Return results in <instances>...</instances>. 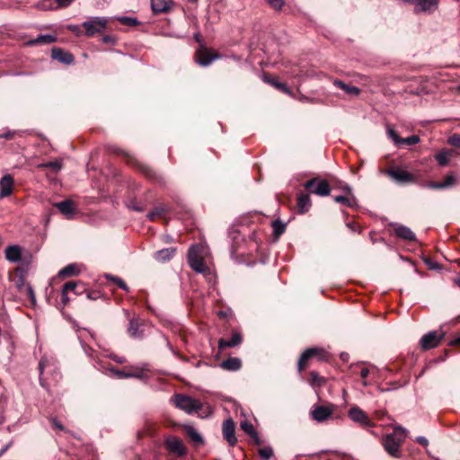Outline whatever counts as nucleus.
Returning <instances> with one entry per match:
<instances>
[{
  "instance_id": "6",
  "label": "nucleus",
  "mask_w": 460,
  "mask_h": 460,
  "mask_svg": "<svg viewBox=\"0 0 460 460\" xmlns=\"http://www.w3.org/2000/svg\"><path fill=\"white\" fill-rule=\"evenodd\" d=\"M304 186L311 193L321 197L328 196L331 190L328 181L320 178H313L307 181Z\"/></svg>"
},
{
  "instance_id": "25",
  "label": "nucleus",
  "mask_w": 460,
  "mask_h": 460,
  "mask_svg": "<svg viewBox=\"0 0 460 460\" xmlns=\"http://www.w3.org/2000/svg\"><path fill=\"white\" fill-rule=\"evenodd\" d=\"M242 340H243V338H242L241 333L234 332L232 334L231 339H229V340L221 339L218 341V346L220 349H224L226 347H229V348L235 347L242 342Z\"/></svg>"
},
{
  "instance_id": "52",
  "label": "nucleus",
  "mask_w": 460,
  "mask_h": 460,
  "mask_svg": "<svg viewBox=\"0 0 460 460\" xmlns=\"http://www.w3.org/2000/svg\"><path fill=\"white\" fill-rule=\"evenodd\" d=\"M131 377H136V378H138V379H145L146 376L143 373V369L142 368H136V371L131 372Z\"/></svg>"
},
{
  "instance_id": "33",
  "label": "nucleus",
  "mask_w": 460,
  "mask_h": 460,
  "mask_svg": "<svg viewBox=\"0 0 460 460\" xmlns=\"http://www.w3.org/2000/svg\"><path fill=\"white\" fill-rule=\"evenodd\" d=\"M56 37L54 35L46 34L40 35L35 40H31L30 44H50L56 41Z\"/></svg>"
},
{
  "instance_id": "60",
  "label": "nucleus",
  "mask_w": 460,
  "mask_h": 460,
  "mask_svg": "<svg viewBox=\"0 0 460 460\" xmlns=\"http://www.w3.org/2000/svg\"><path fill=\"white\" fill-rule=\"evenodd\" d=\"M68 29H69L71 31H73V32L76 33L77 35L80 33V28H79V26H78V25H69V26H68Z\"/></svg>"
},
{
  "instance_id": "15",
  "label": "nucleus",
  "mask_w": 460,
  "mask_h": 460,
  "mask_svg": "<svg viewBox=\"0 0 460 460\" xmlns=\"http://www.w3.org/2000/svg\"><path fill=\"white\" fill-rule=\"evenodd\" d=\"M51 57L53 59L58 60L66 65H70L74 62V56L71 53L65 51L59 48H54L52 49Z\"/></svg>"
},
{
  "instance_id": "8",
  "label": "nucleus",
  "mask_w": 460,
  "mask_h": 460,
  "mask_svg": "<svg viewBox=\"0 0 460 460\" xmlns=\"http://www.w3.org/2000/svg\"><path fill=\"white\" fill-rule=\"evenodd\" d=\"M348 416L352 421L358 423L365 428L373 426V423L367 417V413L358 406L351 407L348 411Z\"/></svg>"
},
{
  "instance_id": "46",
  "label": "nucleus",
  "mask_w": 460,
  "mask_h": 460,
  "mask_svg": "<svg viewBox=\"0 0 460 460\" xmlns=\"http://www.w3.org/2000/svg\"><path fill=\"white\" fill-rule=\"evenodd\" d=\"M266 1L275 10H280L284 4L283 0H266Z\"/></svg>"
},
{
  "instance_id": "43",
  "label": "nucleus",
  "mask_w": 460,
  "mask_h": 460,
  "mask_svg": "<svg viewBox=\"0 0 460 460\" xmlns=\"http://www.w3.org/2000/svg\"><path fill=\"white\" fill-rule=\"evenodd\" d=\"M456 182V178L453 174H449L445 178V181H442L443 189H447L452 187Z\"/></svg>"
},
{
  "instance_id": "1",
  "label": "nucleus",
  "mask_w": 460,
  "mask_h": 460,
  "mask_svg": "<svg viewBox=\"0 0 460 460\" xmlns=\"http://www.w3.org/2000/svg\"><path fill=\"white\" fill-rule=\"evenodd\" d=\"M206 252L207 249L203 245H191L188 252V262L193 270L204 275L209 281H211L213 279L212 272L204 261Z\"/></svg>"
},
{
  "instance_id": "34",
  "label": "nucleus",
  "mask_w": 460,
  "mask_h": 460,
  "mask_svg": "<svg viewBox=\"0 0 460 460\" xmlns=\"http://www.w3.org/2000/svg\"><path fill=\"white\" fill-rule=\"evenodd\" d=\"M105 279L112 283H115L119 288H120L124 291H129V288L120 278L111 274H106Z\"/></svg>"
},
{
  "instance_id": "64",
  "label": "nucleus",
  "mask_w": 460,
  "mask_h": 460,
  "mask_svg": "<svg viewBox=\"0 0 460 460\" xmlns=\"http://www.w3.org/2000/svg\"><path fill=\"white\" fill-rule=\"evenodd\" d=\"M450 345H452V346H458V345H460V337L451 341H450Z\"/></svg>"
},
{
  "instance_id": "4",
  "label": "nucleus",
  "mask_w": 460,
  "mask_h": 460,
  "mask_svg": "<svg viewBox=\"0 0 460 460\" xmlns=\"http://www.w3.org/2000/svg\"><path fill=\"white\" fill-rule=\"evenodd\" d=\"M58 362L53 357L43 356L39 363L40 371V383L42 386H45V381L42 377L44 373L47 375L51 374L55 376H58Z\"/></svg>"
},
{
  "instance_id": "54",
  "label": "nucleus",
  "mask_w": 460,
  "mask_h": 460,
  "mask_svg": "<svg viewBox=\"0 0 460 460\" xmlns=\"http://www.w3.org/2000/svg\"><path fill=\"white\" fill-rule=\"evenodd\" d=\"M427 188L429 189H443L442 182L430 181L426 185Z\"/></svg>"
},
{
  "instance_id": "28",
  "label": "nucleus",
  "mask_w": 460,
  "mask_h": 460,
  "mask_svg": "<svg viewBox=\"0 0 460 460\" xmlns=\"http://www.w3.org/2000/svg\"><path fill=\"white\" fill-rule=\"evenodd\" d=\"M16 275L14 277L9 276L11 281H13L17 288L22 292L28 285L25 283L24 273L21 269L16 270Z\"/></svg>"
},
{
  "instance_id": "36",
  "label": "nucleus",
  "mask_w": 460,
  "mask_h": 460,
  "mask_svg": "<svg viewBox=\"0 0 460 460\" xmlns=\"http://www.w3.org/2000/svg\"><path fill=\"white\" fill-rule=\"evenodd\" d=\"M62 166H63V164H62L61 160H55V161L48 162L45 164H40L39 165L40 168H44V167L51 168L56 172H58L59 170H61Z\"/></svg>"
},
{
  "instance_id": "38",
  "label": "nucleus",
  "mask_w": 460,
  "mask_h": 460,
  "mask_svg": "<svg viewBox=\"0 0 460 460\" xmlns=\"http://www.w3.org/2000/svg\"><path fill=\"white\" fill-rule=\"evenodd\" d=\"M323 382V378L321 377L316 372L312 371L310 373V385L314 387L320 386Z\"/></svg>"
},
{
  "instance_id": "62",
  "label": "nucleus",
  "mask_w": 460,
  "mask_h": 460,
  "mask_svg": "<svg viewBox=\"0 0 460 460\" xmlns=\"http://www.w3.org/2000/svg\"><path fill=\"white\" fill-rule=\"evenodd\" d=\"M14 134H15V132H7V133L0 136V137H4L6 139H10L13 137Z\"/></svg>"
},
{
  "instance_id": "45",
  "label": "nucleus",
  "mask_w": 460,
  "mask_h": 460,
  "mask_svg": "<svg viewBox=\"0 0 460 460\" xmlns=\"http://www.w3.org/2000/svg\"><path fill=\"white\" fill-rule=\"evenodd\" d=\"M448 143L456 147L460 148V135L455 134L448 138Z\"/></svg>"
},
{
  "instance_id": "21",
  "label": "nucleus",
  "mask_w": 460,
  "mask_h": 460,
  "mask_svg": "<svg viewBox=\"0 0 460 460\" xmlns=\"http://www.w3.org/2000/svg\"><path fill=\"white\" fill-rule=\"evenodd\" d=\"M5 258L11 262H18L22 259V249L18 245H10L5 249Z\"/></svg>"
},
{
  "instance_id": "7",
  "label": "nucleus",
  "mask_w": 460,
  "mask_h": 460,
  "mask_svg": "<svg viewBox=\"0 0 460 460\" xmlns=\"http://www.w3.org/2000/svg\"><path fill=\"white\" fill-rule=\"evenodd\" d=\"M445 332L440 331H431L424 334L420 339V345L423 349H430L436 348L443 340Z\"/></svg>"
},
{
  "instance_id": "63",
  "label": "nucleus",
  "mask_w": 460,
  "mask_h": 460,
  "mask_svg": "<svg viewBox=\"0 0 460 460\" xmlns=\"http://www.w3.org/2000/svg\"><path fill=\"white\" fill-rule=\"evenodd\" d=\"M81 344H82V347H83V349H84V352H85L88 356H90V357H91V356H92V355H91V351H92V349H91L90 348H87V347H86L83 342H81Z\"/></svg>"
},
{
  "instance_id": "18",
  "label": "nucleus",
  "mask_w": 460,
  "mask_h": 460,
  "mask_svg": "<svg viewBox=\"0 0 460 460\" xmlns=\"http://www.w3.org/2000/svg\"><path fill=\"white\" fill-rule=\"evenodd\" d=\"M394 230L395 235L401 239H403L405 241L416 240L415 234L408 226L396 224L394 225Z\"/></svg>"
},
{
  "instance_id": "27",
  "label": "nucleus",
  "mask_w": 460,
  "mask_h": 460,
  "mask_svg": "<svg viewBox=\"0 0 460 460\" xmlns=\"http://www.w3.org/2000/svg\"><path fill=\"white\" fill-rule=\"evenodd\" d=\"M78 287V283L75 281L66 282L62 288L61 291V303L63 306H66L69 302L68 293L69 289H76Z\"/></svg>"
},
{
  "instance_id": "39",
  "label": "nucleus",
  "mask_w": 460,
  "mask_h": 460,
  "mask_svg": "<svg viewBox=\"0 0 460 460\" xmlns=\"http://www.w3.org/2000/svg\"><path fill=\"white\" fill-rule=\"evenodd\" d=\"M187 434L188 436L195 442L201 443L202 442V437L201 435L192 427H189L187 429Z\"/></svg>"
},
{
  "instance_id": "16",
  "label": "nucleus",
  "mask_w": 460,
  "mask_h": 460,
  "mask_svg": "<svg viewBox=\"0 0 460 460\" xmlns=\"http://www.w3.org/2000/svg\"><path fill=\"white\" fill-rule=\"evenodd\" d=\"M142 323L138 318L129 320L128 332L130 337L134 339H141L144 335L143 329H141Z\"/></svg>"
},
{
  "instance_id": "58",
  "label": "nucleus",
  "mask_w": 460,
  "mask_h": 460,
  "mask_svg": "<svg viewBox=\"0 0 460 460\" xmlns=\"http://www.w3.org/2000/svg\"><path fill=\"white\" fill-rule=\"evenodd\" d=\"M59 6H68L74 0H56Z\"/></svg>"
},
{
  "instance_id": "48",
  "label": "nucleus",
  "mask_w": 460,
  "mask_h": 460,
  "mask_svg": "<svg viewBox=\"0 0 460 460\" xmlns=\"http://www.w3.org/2000/svg\"><path fill=\"white\" fill-rule=\"evenodd\" d=\"M111 371L113 372L114 375L118 378H129V377H131V372H124V371L115 370V369H111Z\"/></svg>"
},
{
  "instance_id": "61",
  "label": "nucleus",
  "mask_w": 460,
  "mask_h": 460,
  "mask_svg": "<svg viewBox=\"0 0 460 460\" xmlns=\"http://www.w3.org/2000/svg\"><path fill=\"white\" fill-rule=\"evenodd\" d=\"M12 442H9L6 444L1 450H0V457L9 449L11 447Z\"/></svg>"
},
{
  "instance_id": "11",
  "label": "nucleus",
  "mask_w": 460,
  "mask_h": 460,
  "mask_svg": "<svg viewBox=\"0 0 460 460\" xmlns=\"http://www.w3.org/2000/svg\"><path fill=\"white\" fill-rule=\"evenodd\" d=\"M222 432L224 438L230 446H234L237 442L235 437V425L232 419H227L223 422Z\"/></svg>"
},
{
  "instance_id": "35",
  "label": "nucleus",
  "mask_w": 460,
  "mask_h": 460,
  "mask_svg": "<svg viewBox=\"0 0 460 460\" xmlns=\"http://www.w3.org/2000/svg\"><path fill=\"white\" fill-rule=\"evenodd\" d=\"M264 81L279 89L280 91L288 94H290V91L288 90L287 85L285 84L278 82L275 78L265 77Z\"/></svg>"
},
{
  "instance_id": "55",
  "label": "nucleus",
  "mask_w": 460,
  "mask_h": 460,
  "mask_svg": "<svg viewBox=\"0 0 460 460\" xmlns=\"http://www.w3.org/2000/svg\"><path fill=\"white\" fill-rule=\"evenodd\" d=\"M415 441L420 445H422L423 447H428L429 445V440L423 437V436H419L415 438Z\"/></svg>"
},
{
  "instance_id": "47",
  "label": "nucleus",
  "mask_w": 460,
  "mask_h": 460,
  "mask_svg": "<svg viewBox=\"0 0 460 460\" xmlns=\"http://www.w3.org/2000/svg\"><path fill=\"white\" fill-rule=\"evenodd\" d=\"M119 20L124 23V24H128V25H137L138 23V22L137 21V19L135 18H132V17H120L119 18Z\"/></svg>"
},
{
  "instance_id": "19",
  "label": "nucleus",
  "mask_w": 460,
  "mask_h": 460,
  "mask_svg": "<svg viewBox=\"0 0 460 460\" xmlns=\"http://www.w3.org/2000/svg\"><path fill=\"white\" fill-rule=\"evenodd\" d=\"M387 174L397 182H408L412 180L411 173L399 169H390Z\"/></svg>"
},
{
  "instance_id": "10",
  "label": "nucleus",
  "mask_w": 460,
  "mask_h": 460,
  "mask_svg": "<svg viewBox=\"0 0 460 460\" xmlns=\"http://www.w3.org/2000/svg\"><path fill=\"white\" fill-rule=\"evenodd\" d=\"M165 448L177 456L185 455L186 448L183 442L176 437H169L165 439Z\"/></svg>"
},
{
  "instance_id": "44",
  "label": "nucleus",
  "mask_w": 460,
  "mask_h": 460,
  "mask_svg": "<svg viewBox=\"0 0 460 460\" xmlns=\"http://www.w3.org/2000/svg\"><path fill=\"white\" fill-rule=\"evenodd\" d=\"M376 371L375 366H371L370 367H363L360 371V376L363 379H366L370 374H374Z\"/></svg>"
},
{
  "instance_id": "57",
  "label": "nucleus",
  "mask_w": 460,
  "mask_h": 460,
  "mask_svg": "<svg viewBox=\"0 0 460 460\" xmlns=\"http://www.w3.org/2000/svg\"><path fill=\"white\" fill-rule=\"evenodd\" d=\"M86 294V296L88 299L90 300H95L98 298L99 295H98V292H95V291H87L84 292Z\"/></svg>"
},
{
  "instance_id": "5",
  "label": "nucleus",
  "mask_w": 460,
  "mask_h": 460,
  "mask_svg": "<svg viewBox=\"0 0 460 460\" xmlns=\"http://www.w3.org/2000/svg\"><path fill=\"white\" fill-rule=\"evenodd\" d=\"M174 404L177 408L191 413L201 409V404L199 401L183 394H176L173 399Z\"/></svg>"
},
{
  "instance_id": "29",
  "label": "nucleus",
  "mask_w": 460,
  "mask_h": 460,
  "mask_svg": "<svg viewBox=\"0 0 460 460\" xmlns=\"http://www.w3.org/2000/svg\"><path fill=\"white\" fill-rule=\"evenodd\" d=\"M241 429L246 434H248L250 437H252L257 444L261 443V440H260V438L258 436V433L256 432V430L253 428V425L250 421H248V420L242 421L241 422Z\"/></svg>"
},
{
  "instance_id": "30",
  "label": "nucleus",
  "mask_w": 460,
  "mask_h": 460,
  "mask_svg": "<svg viewBox=\"0 0 460 460\" xmlns=\"http://www.w3.org/2000/svg\"><path fill=\"white\" fill-rule=\"evenodd\" d=\"M79 273L78 266L75 263L68 264L59 270L58 276L62 278L76 276Z\"/></svg>"
},
{
  "instance_id": "51",
  "label": "nucleus",
  "mask_w": 460,
  "mask_h": 460,
  "mask_svg": "<svg viewBox=\"0 0 460 460\" xmlns=\"http://www.w3.org/2000/svg\"><path fill=\"white\" fill-rule=\"evenodd\" d=\"M162 213H163L162 208H155L152 212L148 213L147 217H149L150 220H155Z\"/></svg>"
},
{
  "instance_id": "3",
  "label": "nucleus",
  "mask_w": 460,
  "mask_h": 460,
  "mask_svg": "<svg viewBox=\"0 0 460 460\" xmlns=\"http://www.w3.org/2000/svg\"><path fill=\"white\" fill-rule=\"evenodd\" d=\"M108 19L105 17H91L82 23L85 29V34L88 37H93L96 33H102L107 26Z\"/></svg>"
},
{
  "instance_id": "17",
  "label": "nucleus",
  "mask_w": 460,
  "mask_h": 460,
  "mask_svg": "<svg viewBox=\"0 0 460 460\" xmlns=\"http://www.w3.org/2000/svg\"><path fill=\"white\" fill-rule=\"evenodd\" d=\"M13 186V179L10 174L4 175L0 181V198H5L12 194Z\"/></svg>"
},
{
  "instance_id": "56",
  "label": "nucleus",
  "mask_w": 460,
  "mask_h": 460,
  "mask_svg": "<svg viewBox=\"0 0 460 460\" xmlns=\"http://www.w3.org/2000/svg\"><path fill=\"white\" fill-rule=\"evenodd\" d=\"M51 423H52V426L54 429H57L58 430H64V426L57 420V419H52L51 420Z\"/></svg>"
},
{
  "instance_id": "2",
  "label": "nucleus",
  "mask_w": 460,
  "mask_h": 460,
  "mask_svg": "<svg viewBox=\"0 0 460 460\" xmlns=\"http://www.w3.org/2000/svg\"><path fill=\"white\" fill-rule=\"evenodd\" d=\"M407 435V430L397 426L394 431L385 435L383 440V446L385 451L393 457L399 458L401 456V446L403 443Z\"/></svg>"
},
{
  "instance_id": "14",
  "label": "nucleus",
  "mask_w": 460,
  "mask_h": 460,
  "mask_svg": "<svg viewBox=\"0 0 460 460\" xmlns=\"http://www.w3.org/2000/svg\"><path fill=\"white\" fill-rule=\"evenodd\" d=\"M55 207L67 219H71L75 214V208L73 201L66 199L55 204Z\"/></svg>"
},
{
  "instance_id": "22",
  "label": "nucleus",
  "mask_w": 460,
  "mask_h": 460,
  "mask_svg": "<svg viewBox=\"0 0 460 460\" xmlns=\"http://www.w3.org/2000/svg\"><path fill=\"white\" fill-rule=\"evenodd\" d=\"M175 254L174 248H164L154 253V259L159 262L170 261Z\"/></svg>"
},
{
  "instance_id": "32",
  "label": "nucleus",
  "mask_w": 460,
  "mask_h": 460,
  "mask_svg": "<svg viewBox=\"0 0 460 460\" xmlns=\"http://www.w3.org/2000/svg\"><path fill=\"white\" fill-rule=\"evenodd\" d=\"M452 153L448 150H441L438 154L435 155V159L438 163L440 166H445L448 164Z\"/></svg>"
},
{
  "instance_id": "12",
  "label": "nucleus",
  "mask_w": 460,
  "mask_h": 460,
  "mask_svg": "<svg viewBox=\"0 0 460 460\" xmlns=\"http://www.w3.org/2000/svg\"><path fill=\"white\" fill-rule=\"evenodd\" d=\"M218 58V55L212 54L211 51L206 48H200L196 52V62L201 66H208L214 60Z\"/></svg>"
},
{
  "instance_id": "59",
  "label": "nucleus",
  "mask_w": 460,
  "mask_h": 460,
  "mask_svg": "<svg viewBox=\"0 0 460 460\" xmlns=\"http://www.w3.org/2000/svg\"><path fill=\"white\" fill-rule=\"evenodd\" d=\"M102 41L104 43H111L113 44L115 42V39L112 36L106 35L102 38Z\"/></svg>"
},
{
  "instance_id": "49",
  "label": "nucleus",
  "mask_w": 460,
  "mask_h": 460,
  "mask_svg": "<svg viewBox=\"0 0 460 460\" xmlns=\"http://www.w3.org/2000/svg\"><path fill=\"white\" fill-rule=\"evenodd\" d=\"M333 199L338 203L347 204L349 207L352 206V201L344 196H335Z\"/></svg>"
},
{
  "instance_id": "53",
  "label": "nucleus",
  "mask_w": 460,
  "mask_h": 460,
  "mask_svg": "<svg viewBox=\"0 0 460 460\" xmlns=\"http://www.w3.org/2000/svg\"><path fill=\"white\" fill-rule=\"evenodd\" d=\"M273 226H274L275 234L278 235L281 234L285 230V226L283 225H279L278 221H275L273 223Z\"/></svg>"
},
{
  "instance_id": "31",
  "label": "nucleus",
  "mask_w": 460,
  "mask_h": 460,
  "mask_svg": "<svg viewBox=\"0 0 460 460\" xmlns=\"http://www.w3.org/2000/svg\"><path fill=\"white\" fill-rule=\"evenodd\" d=\"M297 207L301 213H305L311 207V200L307 194H300L297 198Z\"/></svg>"
},
{
  "instance_id": "37",
  "label": "nucleus",
  "mask_w": 460,
  "mask_h": 460,
  "mask_svg": "<svg viewBox=\"0 0 460 460\" xmlns=\"http://www.w3.org/2000/svg\"><path fill=\"white\" fill-rule=\"evenodd\" d=\"M386 132H387V136L389 138L392 139V141L394 142V144L396 146H401V140H402V137H400L398 136V134L396 133V131L391 128V127H388L386 128Z\"/></svg>"
},
{
  "instance_id": "9",
  "label": "nucleus",
  "mask_w": 460,
  "mask_h": 460,
  "mask_svg": "<svg viewBox=\"0 0 460 460\" xmlns=\"http://www.w3.org/2000/svg\"><path fill=\"white\" fill-rule=\"evenodd\" d=\"M333 410L332 405H315L311 411V416L315 421L323 422L331 417Z\"/></svg>"
},
{
  "instance_id": "50",
  "label": "nucleus",
  "mask_w": 460,
  "mask_h": 460,
  "mask_svg": "<svg viewBox=\"0 0 460 460\" xmlns=\"http://www.w3.org/2000/svg\"><path fill=\"white\" fill-rule=\"evenodd\" d=\"M77 283H78L77 288L76 289H69V292H73L75 295L79 296V295H82L84 292H86V289L83 283H81V282H77Z\"/></svg>"
},
{
  "instance_id": "23",
  "label": "nucleus",
  "mask_w": 460,
  "mask_h": 460,
  "mask_svg": "<svg viewBox=\"0 0 460 460\" xmlns=\"http://www.w3.org/2000/svg\"><path fill=\"white\" fill-rule=\"evenodd\" d=\"M321 352L322 350L316 348H311L305 350L298 360V370L302 371L305 367V363L309 358H313L314 356L319 355Z\"/></svg>"
},
{
  "instance_id": "41",
  "label": "nucleus",
  "mask_w": 460,
  "mask_h": 460,
  "mask_svg": "<svg viewBox=\"0 0 460 460\" xmlns=\"http://www.w3.org/2000/svg\"><path fill=\"white\" fill-rule=\"evenodd\" d=\"M419 142H420V137L416 135H412L411 137L402 138L401 146L402 145L412 146V145L418 144Z\"/></svg>"
},
{
  "instance_id": "24",
  "label": "nucleus",
  "mask_w": 460,
  "mask_h": 460,
  "mask_svg": "<svg viewBox=\"0 0 460 460\" xmlns=\"http://www.w3.org/2000/svg\"><path fill=\"white\" fill-rule=\"evenodd\" d=\"M333 84L341 90L344 93L350 96H358L360 93V89L358 87L349 85L342 82L341 80L336 79L333 81Z\"/></svg>"
},
{
  "instance_id": "40",
  "label": "nucleus",
  "mask_w": 460,
  "mask_h": 460,
  "mask_svg": "<svg viewBox=\"0 0 460 460\" xmlns=\"http://www.w3.org/2000/svg\"><path fill=\"white\" fill-rule=\"evenodd\" d=\"M259 455L265 460H270L273 456V450L270 447H265L259 450Z\"/></svg>"
},
{
  "instance_id": "26",
  "label": "nucleus",
  "mask_w": 460,
  "mask_h": 460,
  "mask_svg": "<svg viewBox=\"0 0 460 460\" xmlns=\"http://www.w3.org/2000/svg\"><path fill=\"white\" fill-rule=\"evenodd\" d=\"M221 368L228 371H237L242 367V361L238 358H229L220 364Z\"/></svg>"
},
{
  "instance_id": "13",
  "label": "nucleus",
  "mask_w": 460,
  "mask_h": 460,
  "mask_svg": "<svg viewBox=\"0 0 460 460\" xmlns=\"http://www.w3.org/2000/svg\"><path fill=\"white\" fill-rule=\"evenodd\" d=\"M439 0H414L416 13H433L438 6Z\"/></svg>"
},
{
  "instance_id": "42",
  "label": "nucleus",
  "mask_w": 460,
  "mask_h": 460,
  "mask_svg": "<svg viewBox=\"0 0 460 460\" xmlns=\"http://www.w3.org/2000/svg\"><path fill=\"white\" fill-rule=\"evenodd\" d=\"M27 296L29 297L32 305H36V296L33 288L31 285H27L23 289Z\"/></svg>"
},
{
  "instance_id": "20",
  "label": "nucleus",
  "mask_w": 460,
  "mask_h": 460,
  "mask_svg": "<svg viewBox=\"0 0 460 460\" xmlns=\"http://www.w3.org/2000/svg\"><path fill=\"white\" fill-rule=\"evenodd\" d=\"M172 6V2L171 0H151V7L155 13H166Z\"/></svg>"
}]
</instances>
